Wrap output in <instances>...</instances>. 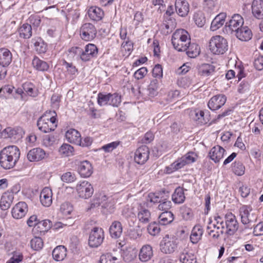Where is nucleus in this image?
<instances>
[{"label":"nucleus","mask_w":263,"mask_h":263,"mask_svg":"<svg viewBox=\"0 0 263 263\" xmlns=\"http://www.w3.org/2000/svg\"><path fill=\"white\" fill-rule=\"evenodd\" d=\"M214 220L217 221V224L221 226V230L215 232L214 230H212L209 232V234L214 239L219 238L220 234L224 233V229H226V234L229 236L233 235L238 230L239 223L236 216L232 213L226 214L224 216V221L220 216H217L214 217Z\"/></svg>","instance_id":"1"},{"label":"nucleus","mask_w":263,"mask_h":263,"mask_svg":"<svg viewBox=\"0 0 263 263\" xmlns=\"http://www.w3.org/2000/svg\"><path fill=\"white\" fill-rule=\"evenodd\" d=\"M20 156L19 149L15 145L4 148L0 152V165L5 169L13 168Z\"/></svg>","instance_id":"2"},{"label":"nucleus","mask_w":263,"mask_h":263,"mask_svg":"<svg viewBox=\"0 0 263 263\" xmlns=\"http://www.w3.org/2000/svg\"><path fill=\"white\" fill-rule=\"evenodd\" d=\"M56 116L54 111H47L37 120V126L39 129L45 133L53 131L58 125Z\"/></svg>","instance_id":"3"},{"label":"nucleus","mask_w":263,"mask_h":263,"mask_svg":"<svg viewBox=\"0 0 263 263\" xmlns=\"http://www.w3.org/2000/svg\"><path fill=\"white\" fill-rule=\"evenodd\" d=\"M172 43L174 48L179 51H185L190 44V35L184 29H177L173 34Z\"/></svg>","instance_id":"4"},{"label":"nucleus","mask_w":263,"mask_h":263,"mask_svg":"<svg viewBox=\"0 0 263 263\" xmlns=\"http://www.w3.org/2000/svg\"><path fill=\"white\" fill-rule=\"evenodd\" d=\"M209 44L211 51L215 54H222L228 49L227 40L220 35L213 36Z\"/></svg>","instance_id":"5"},{"label":"nucleus","mask_w":263,"mask_h":263,"mask_svg":"<svg viewBox=\"0 0 263 263\" xmlns=\"http://www.w3.org/2000/svg\"><path fill=\"white\" fill-rule=\"evenodd\" d=\"M241 222L244 225L256 222L257 215L250 205H243L239 208Z\"/></svg>","instance_id":"6"},{"label":"nucleus","mask_w":263,"mask_h":263,"mask_svg":"<svg viewBox=\"0 0 263 263\" xmlns=\"http://www.w3.org/2000/svg\"><path fill=\"white\" fill-rule=\"evenodd\" d=\"M243 23V17L239 14H235L229 22L226 23L223 31L228 34H232L242 27Z\"/></svg>","instance_id":"7"},{"label":"nucleus","mask_w":263,"mask_h":263,"mask_svg":"<svg viewBox=\"0 0 263 263\" xmlns=\"http://www.w3.org/2000/svg\"><path fill=\"white\" fill-rule=\"evenodd\" d=\"M104 238L103 230L101 228L94 227L90 233L88 244L90 247L97 248L101 245Z\"/></svg>","instance_id":"8"},{"label":"nucleus","mask_w":263,"mask_h":263,"mask_svg":"<svg viewBox=\"0 0 263 263\" xmlns=\"http://www.w3.org/2000/svg\"><path fill=\"white\" fill-rule=\"evenodd\" d=\"M177 239L174 236L165 235L160 243V250L165 254L173 253L177 248Z\"/></svg>","instance_id":"9"},{"label":"nucleus","mask_w":263,"mask_h":263,"mask_svg":"<svg viewBox=\"0 0 263 263\" xmlns=\"http://www.w3.org/2000/svg\"><path fill=\"white\" fill-rule=\"evenodd\" d=\"M80 32L82 40L89 41L96 36L97 29L93 24L89 23H85L82 25Z\"/></svg>","instance_id":"10"},{"label":"nucleus","mask_w":263,"mask_h":263,"mask_svg":"<svg viewBox=\"0 0 263 263\" xmlns=\"http://www.w3.org/2000/svg\"><path fill=\"white\" fill-rule=\"evenodd\" d=\"M77 191L79 197L84 199L90 197L93 193V189L91 184L86 181L78 184L77 185Z\"/></svg>","instance_id":"11"},{"label":"nucleus","mask_w":263,"mask_h":263,"mask_svg":"<svg viewBox=\"0 0 263 263\" xmlns=\"http://www.w3.org/2000/svg\"><path fill=\"white\" fill-rule=\"evenodd\" d=\"M149 151L147 146L143 145L139 147L135 153L134 160L139 164H144L149 158Z\"/></svg>","instance_id":"12"},{"label":"nucleus","mask_w":263,"mask_h":263,"mask_svg":"<svg viewBox=\"0 0 263 263\" xmlns=\"http://www.w3.org/2000/svg\"><path fill=\"white\" fill-rule=\"evenodd\" d=\"M98 53L97 46L93 44H88L85 47V50H83L81 60L84 62L88 61L91 59L97 57Z\"/></svg>","instance_id":"13"},{"label":"nucleus","mask_w":263,"mask_h":263,"mask_svg":"<svg viewBox=\"0 0 263 263\" xmlns=\"http://www.w3.org/2000/svg\"><path fill=\"white\" fill-rule=\"evenodd\" d=\"M227 101L226 97L223 95L213 96L208 102V107L212 110H216L221 107Z\"/></svg>","instance_id":"14"},{"label":"nucleus","mask_w":263,"mask_h":263,"mask_svg":"<svg viewBox=\"0 0 263 263\" xmlns=\"http://www.w3.org/2000/svg\"><path fill=\"white\" fill-rule=\"evenodd\" d=\"M28 211V206L25 202H19L12 210V215L15 219H21L25 216Z\"/></svg>","instance_id":"15"},{"label":"nucleus","mask_w":263,"mask_h":263,"mask_svg":"<svg viewBox=\"0 0 263 263\" xmlns=\"http://www.w3.org/2000/svg\"><path fill=\"white\" fill-rule=\"evenodd\" d=\"M253 15L258 20L263 19V0H253L251 5Z\"/></svg>","instance_id":"16"},{"label":"nucleus","mask_w":263,"mask_h":263,"mask_svg":"<svg viewBox=\"0 0 263 263\" xmlns=\"http://www.w3.org/2000/svg\"><path fill=\"white\" fill-rule=\"evenodd\" d=\"M12 60V54L6 48H0V66L3 67H8Z\"/></svg>","instance_id":"17"},{"label":"nucleus","mask_w":263,"mask_h":263,"mask_svg":"<svg viewBox=\"0 0 263 263\" xmlns=\"http://www.w3.org/2000/svg\"><path fill=\"white\" fill-rule=\"evenodd\" d=\"M78 170L79 174L84 178L90 176L93 172L91 164L88 161L81 162L78 165Z\"/></svg>","instance_id":"18"},{"label":"nucleus","mask_w":263,"mask_h":263,"mask_svg":"<svg viewBox=\"0 0 263 263\" xmlns=\"http://www.w3.org/2000/svg\"><path fill=\"white\" fill-rule=\"evenodd\" d=\"M175 9L179 16H185L189 12V4L186 0H176Z\"/></svg>","instance_id":"19"},{"label":"nucleus","mask_w":263,"mask_h":263,"mask_svg":"<svg viewBox=\"0 0 263 263\" xmlns=\"http://www.w3.org/2000/svg\"><path fill=\"white\" fill-rule=\"evenodd\" d=\"M45 155V152L43 149L34 148L28 153L27 158L31 162L38 161L44 159Z\"/></svg>","instance_id":"20"},{"label":"nucleus","mask_w":263,"mask_h":263,"mask_svg":"<svg viewBox=\"0 0 263 263\" xmlns=\"http://www.w3.org/2000/svg\"><path fill=\"white\" fill-rule=\"evenodd\" d=\"M52 192L51 190L47 187L44 188L40 194V201L42 204L45 206L48 207L52 203Z\"/></svg>","instance_id":"21"},{"label":"nucleus","mask_w":263,"mask_h":263,"mask_svg":"<svg viewBox=\"0 0 263 263\" xmlns=\"http://www.w3.org/2000/svg\"><path fill=\"white\" fill-rule=\"evenodd\" d=\"M225 152L223 147L217 145L212 148L209 152V156L215 163H217L223 157Z\"/></svg>","instance_id":"22"},{"label":"nucleus","mask_w":263,"mask_h":263,"mask_svg":"<svg viewBox=\"0 0 263 263\" xmlns=\"http://www.w3.org/2000/svg\"><path fill=\"white\" fill-rule=\"evenodd\" d=\"M14 196L11 192L4 193L1 197L0 200V208L2 210L8 209L13 201Z\"/></svg>","instance_id":"23"},{"label":"nucleus","mask_w":263,"mask_h":263,"mask_svg":"<svg viewBox=\"0 0 263 263\" xmlns=\"http://www.w3.org/2000/svg\"><path fill=\"white\" fill-rule=\"evenodd\" d=\"M236 37L242 41L250 40L252 36L251 30L247 26H242L235 32Z\"/></svg>","instance_id":"24"},{"label":"nucleus","mask_w":263,"mask_h":263,"mask_svg":"<svg viewBox=\"0 0 263 263\" xmlns=\"http://www.w3.org/2000/svg\"><path fill=\"white\" fill-rule=\"evenodd\" d=\"M153 256V251L152 247L149 245L143 246L141 249L139 255L140 260L143 262L148 261Z\"/></svg>","instance_id":"25"},{"label":"nucleus","mask_w":263,"mask_h":263,"mask_svg":"<svg viewBox=\"0 0 263 263\" xmlns=\"http://www.w3.org/2000/svg\"><path fill=\"white\" fill-rule=\"evenodd\" d=\"M123 231L122 224L118 221H114L112 222L109 228V233L112 238H119Z\"/></svg>","instance_id":"26"},{"label":"nucleus","mask_w":263,"mask_h":263,"mask_svg":"<svg viewBox=\"0 0 263 263\" xmlns=\"http://www.w3.org/2000/svg\"><path fill=\"white\" fill-rule=\"evenodd\" d=\"M138 211L137 218L139 221L143 223L149 222L151 217L149 210L140 204Z\"/></svg>","instance_id":"27"},{"label":"nucleus","mask_w":263,"mask_h":263,"mask_svg":"<svg viewBox=\"0 0 263 263\" xmlns=\"http://www.w3.org/2000/svg\"><path fill=\"white\" fill-rule=\"evenodd\" d=\"M65 137L70 143H73L77 145L81 143V134L74 129L71 128L68 130L65 134Z\"/></svg>","instance_id":"28"},{"label":"nucleus","mask_w":263,"mask_h":263,"mask_svg":"<svg viewBox=\"0 0 263 263\" xmlns=\"http://www.w3.org/2000/svg\"><path fill=\"white\" fill-rule=\"evenodd\" d=\"M22 129L19 127L12 128L8 127L5 128L2 132V136L5 138H18L21 136Z\"/></svg>","instance_id":"29"},{"label":"nucleus","mask_w":263,"mask_h":263,"mask_svg":"<svg viewBox=\"0 0 263 263\" xmlns=\"http://www.w3.org/2000/svg\"><path fill=\"white\" fill-rule=\"evenodd\" d=\"M198 75L206 77L211 75L215 71V67L209 64H202L197 67Z\"/></svg>","instance_id":"30"},{"label":"nucleus","mask_w":263,"mask_h":263,"mask_svg":"<svg viewBox=\"0 0 263 263\" xmlns=\"http://www.w3.org/2000/svg\"><path fill=\"white\" fill-rule=\"evenodd\" d=\"M203 233L202 227L199 224L195 225L192 230L190 236V239L193 243H197L201 238Z\"/></svg>","instance_id":"31"},{"label":"nucleus","mask_w":263,"mask_h":263,"mask_svg":"<svg viewBox=\"0 0 263 263\" xmlns=\"http://www.w3.org/2000/svg\"><path fill=\"white\" fill-rule=\"evenodd\" d=\"M88 15L90 19L98 21L101 20L104 16L103 11L97 7H91L88 10Z\"/></svg>","instance_id":"32"},{"label":"nucleus","mask_w":263,"mask_h":263,"mask_svg":"<svg viewBox=\"0 0 263 263\" xmlns=\"http://www.w3.org/2000/svg\"><path fill=\"white\" fill-rule=\"evenodd\" d=\"M226 16L225 13H220L218 14L211 23V29L212 31H215L220 28L224 24Z\"/></svg>","instance_id":"33"},{"label":"nucleus","mask_w":263,"mask_h":263,"mask_svg":"<svg viewBox=\"0 0 263 263\" xmlns=\"http://www.w3.org/2000/svg\"><path fill=\"white\" fill-rule=\"evenodd\" d=\"M204 111L199 109L191 110L190 116L191 119L196 121L198 124H204L207 123L204 117Z\"/></svg>","instance_id":"34"},{"label":"nucleus","mask_w":263,"mask_h":263,"mask_svg":"<svg viewBox=\"0 0 263 263\" xmlns=\"http://www.w3.org/2000/svg\"><path fill=\"white\" fill-rule=\"evenodd\" d=\"M66 255V248L63 246L57 247L52 251V256L57 261H61L64 259Z\"/></svg>","instance_id":"35"},{"label":"nucleus","mask_w":263,"mask_h":263,"mask_svg":"<svg viewBox=\"0 0 263 263\" xmlns=\"http://www.w3.org/2000/svg\"><path fill=\"white\" fill-rule=\"evenodd\" d=\"M172 198L175 203L180 204L183 203L185 199L184 189L181 187L176 188L172 195Z\"/></svg>","instance_id":"36"},{"label":"nucleus","mask_w":263,"mask_h":263,"mask_svg":"<svg viewBox=\"0 0 263 263\" xmlns=\"http://www.w3.org/2000/svg\"><path fill=\"white\" fill-rule=\"evenodd\" d=\"M33 67L39 71H47L49 66L45 61L40 60L38 57H34L32 61Z\"/></svg>","instance_id":"37"},{"label":"nucleus","mask_w":263,"mask_h":263,"mask_svg":"<svg viewBox=\"0 0 263 263\" xmlns=\"http://www.w3.org/2000/svg\"><path fill=\"white\" fill-rule=\"evenodd\" d=\"M173 220L174 215L170 211L163 212L159 216V222L162 225L170 224Z\"/></svg>","instance_id":"38"},{"label":"nucleus","mask_w":263,"mask_h":263,"mask_svg":"<svg viewBox=\"0 0 263 263\" xmlns=\"http://www.w3.org/2000/svg\"><path fill=\"white\" fill-rule=\"evenodd\" d=\"M23 90L27 94L32 97H36L38 96L39 91L34 84L30 82H26L23 85Z\"/></svg>","instance_id":"39"},{"label":"nucleus","mask_w":263,"mask_h":263,"mask_svg":"<svg viewBox=\"0 0 263 263\" xmlns=\"http://www.w3.org/2000/svg\"><path fill=\"white\" fill-rule=\"evenodd\" d=\"M180 261L182 263H198L196 258L192 253L184 250L179 256Z\"/></svg>","instance_id":"40"},{"label":"nucleus","mask_w":263,"mask_h":263,"mask_svg":"<svg viewBox=\"0 0 263 263\" xmlns=\"http://www.w3.org/2000/svg\"><path fill=\"white\" fill-rule=\"evenodd\" d=\"M182 158L178 159L177 160L172 163L170 165L166 167V171L168 174H170L175 171L183 167L185 164Z\"/></svg>","instance_id":"41"},{"label":"nucleus","mask_w":263,"mask_h":263,"mask_svg":"<svg viewBox=\"0 0 263 263\" xmlns=\"http://www.w3.org/2000/svg\"><path fill=\"white\" fill-rule=\"evenodd\" d=\"M18 32L21 37L29 39L32 35V27L28 24H24L20 28Z\"/></svg>","instance_id":"42"},{"label":"nucleus","mask_w":263,"mask_h":263,"mask_svg":"<svg viewBox=\"0 0 263 263\" xmlns=\"http://www.w3.org/2000/svg\"><path fill=\"white\" fill-rule=\"evenodd\" d=\"M232 171L236 175L242 176L245 174V167L240 161H235L232 164Z\"/></svg>","instance_id":"43"},{"label":"nucleus","mask_w":263,"mask_h":263,"mask_svg":"<svg viewBox=\"0 0 263 263\" xmlns=\"http://www.w3.org/2000/svg\"><path fill=\"white\" fill-rule=\"evenodd\" d=\"M186 54L190 58H195L199 54L200 47L196 44H191L187 45V48L185 50Z\"/></svg>","instance_id":"44"},{"label":"nucleus","mask_w":263,"mask_h":263,"mask_svg":"<svg viewBox=\"0 0 263 263\" xmlns=\"http://www.w3.org/2000/svg\"><path fill=\"white\" fill-rule=\"evenodd\" d=\"M52 227V222L46 219L39 221L37 223L35 230L40 231L41 233L47 232Z\"/></svg>","instance_id":"45"},{"label":"nucleus","mask_w":263,"mask_h":263,"mask_svg":"<svg viewBox=\"0 0 263 263\" xmlns=\"http://www.w3.org/2000/svg\"><path fill=\"white\" fill-rule=\"evenodd\" d=\"M59 153L65 157L72 156L74 154V148L68 144H63L59 148Z\"/></svg>","instance_id":"46"},{"label":"nucleus","mask_w":263,"mask_h":263,"mask_svg":"<svg viewBox=\"0 0 263 263\" xmlns=\"http://www.w3.org/2000/svg\"><path fill=\"white\" fill-rule=\"evenodd\" d=\"M180 211L184 220H190L193 218L194 214L191 208L186 205H183L180 208Z\"/></svg>","instance_id":"47"},{"label":"nucleus","mask_w":263,"mask_h":263,"mask_svg":"<svg viewBox=\"0 0 263 263\" xmlns=\"http://www.w3.org/2000/svg\"><path fill=\"white\" fill-rule=\"evenodd\" d=\"M194 20L196 24L199 27L203 26L206 21L204 15L201 11H198L195 13Z\"/></svg>","instance_id":"48"},{"label":"nucleus","mask_w":263,"mask_h":263,"mask_svg":"<svg viewBox=\"0 0 263 263\" xmlns=\"http://www.w3.org/2000/svg\"><path fill=\"white\" fill-rule=\"evenodd\" d=\"M35 49L38 53H44L46 51L47 45L41 39L34 41Z\"/></svg>","instance_id":"49"},{"label":"nucleus","mask_w":263,"mask_h":263,"mask_svg":"<svg viewBox=\"0 0 263 263\" xmlns=\"http://www.w3.org/2000/svg\"><path fill=\"white\" fill-rule=\"evenodd\" d=\"M43 241L40 237H35L30 241V246L34 250H40L43 247Z\"/></svg>","instance_id":"50"},{"label":"nucleus","mask_w":263,"mask_h":263,"mask_svg":"<svg viewBox=\"0 0 263 263\" xmlns=\"http://www.w3.org/2000/svg\"><path fill=\"white\" fill-rule=\"evenodd\" d=\"M159 88V82L156 79H154L151 81L148 87V90L149 91V95L154 97L156 96L158 93V90Z\"/></svg>","instance_id":"51"},{"label":"nucleus","mask_w":263,"mask_h":263,"mask_svg":"<svg viewBox=\"0 0 263 263\" xmlns=\"http://www.w3.org/2000/svg\"><path fill=\"white\" fill-rule=\"evenodd\" d=\"M121 102V96L117 93H109V105L114 107H118Z\"/></svg>","instance_id":"52"},{"label":"nucleus","mask_w":263,"mask_h":263,"mask_svg":"<svg viewBox=\"0 0 263 263\" xmlns=\"http://www.w3.org/2000/svg\"><path fill=\"white\" fill-rule=\"evenodd\" d=\"M97 101L99 105L104 106L109 105V93L105 94L100 92L98 95Z\"/></svg>","instance_id":"53"},{"label":"nucleus","mask_w":263,"mask_h":263,"mask_svg":"<svg viewBox=\"0 0 263 263\" xmlns=\"http://www.w3.org/2000/svg\"><path fill=\"white\" fill-rule=\"evenodd\" d=\"M147 231L150 235L155 236L159 233L160 228L158 223L154 222L148 225Z\"/></svg>","instance_id":"54"},{"label":"nucleus","mask_w":263,"mask_h":263,"mask_svg":"<svg viewBox=\"0 0 263 263\" xmlns=\"http://www.w3.org/2000/svg\"><path fill=\"white\" fill-rule=\"evenodd\" d=\"M197 156L193 152H189L181 158L186 164H190L196 161Z\"/></svg>","instance_id":"55"},{"label":"nucleus","mask_w":263,"mask_h":263,"mask_svg":"<svg viewBox=\"0 0 263 263\" xmlns=\"http://www.w3.org/2000/svg\"><path fill=\"white\" fill-rule=\"evenodd\" d=\"M77 178L74 173L70 172H66L63 174L61 176V180L66 183H71L74 182Z\"/></svg>","instance_id":"56"},{"label":"nucleus","mask_w":263,"mask_h":263,"mask_svg":"<svg viewBox=\"0 0 263 263\" xmlns=\"http://www.w3.org/2000/svg\"><path fill=\"white\" fill-rule=\"evenodd\" d=\"M72 210V206L69 202H64L61 205L60 211L64 215L70 214Z\"/></svg>","instance_id":"57"},{"label":"nucleus","mask_w":263,"mask_h":263,"mask_svg":"<svg viewBox=\"0 0 263 263\" xmlns=\"http://www.w3.org/2000/svg\"><path fill=\"white\" fill-rule=\"evenodd\" d=\"M172 202L170 200H167L166 198H164V199L161 200V202L158 206V209L159 210L168 211V210L171 208Z\"/></svg>","instance_id":"58"},{"label":"nucleus","mask_w":263,"mask_h":263,"mask_svg":"<svg viewBox=\"0 0 263 263\" xmlns=\"http://www.w3.org/2000/svg\"><path fill=\"white\" fill-rule=\"evenodd\" d=\"M63 65H64L67 72L72 76H75L78 72L76 67L72 64L67 62L66 61L63 62Z\"/></svg>","instance_id":"59"},{"label":"nucleus","mask_w":263,"mask_h":263,"mask_svg":"<svg viewBox=\"0 0 263 263\" xmlns=\"http://www.w3.org/2000/svg\"><path fill=\"white\" fill-rule=\"evenodd\" d=\"M117 260L116 257L112 256L110 254L107 253L101 255L100 259V263H114Z\"/></svg>","instance_id":"60"},{"label":"nucleus","mask_w":263,"mask_h":263,"mask_svg":"<svg viewBox=\"0 0 263 263\" xmlns=\"http://www.w3.org/2000/svg\"><path fill=\"white\" fill-rule=\"evenodd\" d=\"M120 144L119 141H114L110 143L104 145L102 149L105 152H110L115 149Z\"/></svg>","instance_id":"61"},{"label":"nucleus","mask_w":263,"mask_h":263,"mask_svg":"<svg viewBox=\"0 0 263 263\" xmlns=\"http://www.w3.org/2000/svg\"><path fill=\"white\" fill-rule=\"evenodd\" d=\"M147 70L146 67H143L137 70L134 73L135 78L137 80L142 79L147 73Z\"/></svg>","instance_id":"62"},{"label":"nucleus","mask_w":263,"mask_h":263,"mask_svg":"<svg viewBox=\"0 0 263 263\" xmlns=\"http://www.w3.org/2000/svg\"><path fill=\"white\" fill-rule=\"evenodd\" d=\"M253 234L255 236H260L263 235V223L259 222L254 227Z\"/></svg>","instance_id":"63"},{"label":"nucleus","mask_w":263,"mask_h":263,"mask_svg":"<svg viewBox=\"0 0 263 263\" xmlns=\"http://www.w3.org/2000/svg\"><path fill=\"white\" fill-rule=\"evenodd\" d=\"M254 65L257 70H262L263 69V56L259 57L255 59L254 62Z\"/></svg>","instance_id":"64"}]
</instances>
